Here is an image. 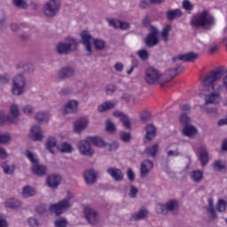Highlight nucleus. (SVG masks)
Returning a JSON list of instances; mask_svg holds the SVG:
<instances>
[{
	"instance_id": "obj_47",
	"label": "nucleus",
	"mask_w": 227,
	"mask_h": 227,
	"mask_svg": "<svg viewBox=\"0 0 227 227\" xmlns=\"http://www.w3.org/2000/svg\"><path fill=\"white\" fill-rule=\"evenodd\" d=\"M12 3L16 8H20L21 10L27 8V2L26 0H12Z\"/></svg>"
},
{
	"instance_id": "obj_29",
	"label": "nucleus",
	"mask_w": 227,
	"mask_h": 227,
	"mask_svg": "<svg viewBox=\"0 0 227 227\" xmlns=\"http://www.w3.org/2000/svg\"><path fill=\"white\" fill-rule=\"evenodd\" d=\"M183 70H184V67H182V66H179L176 68L168 70L166 72V75H168V79L163 80V82H161V84H166V82H169V81H171V79L176 77V75H178V73L182 72Z\"/></svg>"
},
{
	"instance_id": "obj_61",
	"label": "nucleus",
	"mask_w": 227,
	"mask_h": 227,
	"mask_svg": "<svg viewBox=\"0 0 227 227\" xmlns=\"http://www.w3.org/2000/svg\"><path fill=\"white\" fill-rule=\"evenodd\" d=\"M137 192H139V190L134 185L130 187L129 196V198H136L137 196Z\"/></svg>"
},
{
	"instance_id": "obj_6",
	"label": "nucleus",
	"mask_w": 227,
	"mask_h": 227,
	"mask_svg": "<svg viewBox=\"0 0 227 227\" xmlns=\"http://www.w3.org/2000/svg\"><path fill=\"white\" fill-rule=\"evenodd\" d=\"M146 84H149L150 86H153L155 84H164L162 83L164 80L162 79V74L154 67H149L145 70V77H144Z\"/></svg>"
},
{
	"instance_id": "obj_58",
	"label": "nucleus",
	"mask_w": 227,
	"mask_h": 227,
	"mask_svg": "<svg viewBox=\"0 0 227 227\" xmlns=\"http://www.w3.org/2000/svg\"><path fill=\"white\" fill-rule=\"evenodd\" d=\"M216 210L218 212H224V210H226V202H224L223 200H219L217 202Z\"/></svg>"
},
{
	"instance_id": "obj_33",
	"label": "nucleus",
	"mask_w": 227,
	"mask_h": 227,
	"mask_svg": "<svg viewBox=\"0 0 227 227\" xmlns=\"http://www.w3.org/2000/svg\"><path fill=\"white\" fill-rule=\"evenodd\" d=\"M114 107H116V102L106 101L98 106V113H106V111H110V109H114Z\"/></svg>"
},
{
	"instance_id": "obj_30",
	"label": "nucleus",
	"mask_w": 227,
	"mask_h": 227,
	"mask_svg": "<svg viewBox=\"0 0 227 227\" xmlns=\"http://www.w3.org/2000/svg\"><path fill=\"white\" fill-rule=\"evenodd\" d=\"M78 107L79 104L77 101L71 100L66 104L64 111L66 114H74V113H77Z\"/></svg>"
},
{
	"instance_id": "obj_18",
	"label": "nucleus",
	"mask_w": 227,
	"mask_h": 227,
	"mask_svg": "<svg viewBox=\"0 0 227 227\" xmlns=\"http://www.w3.org/2000/svg\"><path fill=\"white\" fill-rule=\"evenodd\" d=\"M16 68L18 70H21L23 74H27L28 75L35 74V66L31 62L26 60L19 62Z\"/></svg>"
},
{
	"instance_id": "obj_55",
	"label": "nucleus",
	"mask_w": 227,
	"mask_h": 227,
	"mask_svg": "<svg viewBox=\"0 0 227 227\" xmlns=\"http://www.w3.org/2000/svg\"><path fill=\"white\" fill-rule=\"evenodd\" d=\"M207 211L210 214L211 217L215 218L216 216L215 208H214V200L212 199L208 200Z\"/></svg>"
},
{
	"instance_id": "obj_15",
	"label": "nucleus",
	"mask_w": 227,
	"mask_h": 227,
	"mask_svg": "<svg viewBox=\"0 0 227 227\" xmlns=\"http://www.w3.org/2000/svg\"><path fill=\"white\" fill-rule=\"evenodd\" d=\"M200 58V54L194 51H190L188 53H184L176 57H174L172 59V61L174 63H176V61H184V63H192L196 61Z\"/></svg>"
},
{
	"instance_id": "obj_62",
	"label": "nucleus",
	"mask_w": 227,
	"mask_h": 227,
	"mask_svg": "<svg viewBox=\"0 0 227 227\" xmlns=\"http://www.w3.org/2000/svg\"><path fill=\"white\" fill-rule=\"evenodd\" d=\"M180 110L183 112V114H190L191 106H189L188 104L183 105L180 106Z\"/></svg>"
},
{
	"instance_id": "obj_64",
	"label": "nucleus",
	"mask_w": 227,
	"mask_h": 227,
	"mask_svg": "<svg viewBox=\"0 0 227 227\" xmlns=\"http://www.w3.org/2000/svg\"><path fill=\"white\" fill-rule=\"evenodd\" d=\"M27 223L30 227H38V220L36 218L30 217L28 218Z\"/></svg>"
},
{
	"instance_id": "obj_51",
	"label": "nucleus",
	"mask_w": 227,
	"mask_h": 227,
	"mask_svg": "<svg viewBox=\"0 0 227 227\" xmlns=\"http://www.w3.org/2000/svg\"><path fill=\"white\" fill-rule=\"evenodd\" d=\"M12 141V136L9 133L0 134V145H8Z\"/></svg>"
},
{
	"instance_id": "obj_11",
	"label": "nucleus",
	"mask_w": 227,
	"mask_h": 227,
	"mask_svg": "<svg viewBox=\"0 0 227 227\" xmlns=\"http://www.w3.org/2000/svg\"><path fill=\"white\" fill-rule=\"evenodd\" d=\"M145 43L149 49L159 45V30L155 27H150V33L145 38Z\"/></svg>"
},
{
	"instance_id": "obj_57",
	"label": "nucleus",
	"mask_w": 227,
	"mask_h": 227,
	"mask_svg": "<svg viewBox=\"0 0 227 227\" xmlns=\"http://www.w3.org/2000/svg\"><path fill=\"white\" fill-rule=\"evenodd\" d=\"M156 212L157 214H168V209L166 207V205H163V204H158L156 206Z\"/></svg>"
},
{
	"instance_id": "obj_26",
	"label": "nucleus",
	"mask_w": 227,
	"mask_h": 227,
	"mask_svg": "<svg viewBox=\"0 0 227 227\" xmlns=\"http://www.w3.org/2000/svg\"><path fill=\"white\" fill-rule=\"evenodd\" d=\"M199 160L203 167L208 164L210 159H208V150H207V147L201 146L199 149Z\"/></svg>"
},
{
	"instance_id": "obj_22",
	"label": "nucleus",
	"mask_w": 227,
	"mask_h": 227,
	"mask_svg": "<svg viewBox=\"0 0 227 227\" xmlns=\"http://www.w3.org/2000/svg\"><path fill=\"white\" fill-rule=\"evenodd\" d=\"M46 182L51 189H57L58 187H59V184H61V176L56 174L50 175L47 177Z\"/></svg>"
},
{
	"instance_id": "obj_36",
	"label": "nucleus",
	"mask_w": 227,
	"mask_h": 227,
	"mask_svg": "<svg viewBox=\"0 0 227 227\" xmlns=\"http://www.w3.org/2000/svg\"><path fill=\"white\" fill-rule=\"evenodd\" d=\"M146 215H148V210L140 209L138 212H136L131 215L130 221H141L145 219Z\"/></svg>"
},
{
	"instance_id": "obj_4",
	"label": "nucleus",
	"mask_w": 227,
	"mask_h": 227,
	"mask_svg": "<svg viewBox=\"0 0 227 227\" xmlns=\"http://www.w3.org/2000/svg\"><path fill=\"white\" fill-rule=\"evenodd\" d=\"M26 157L28 158L32 164L31 171L33 175H35V176H39L40 178L47 175V166L40 163V160H38V158L33 154V153L27 151Z\"/></svg>"
},
{
	"instance_id": "obj_52",
	"label": "nucleus",
	"mask_w": 227,
	"mask_h": 227,
	"mask_svg": "<svg viewBox=\"0 0 227 227\" xmlns=\"http://www.w3.org/2000/svg\"><path fill=\"white\" fill-rule=\"evenodd\" d=\"M120 139L123 143H130V140L132 139V135H130V133H128L125 131H121Z\"/></svg>"
},
{
	"instance_id": "obj_42",
	"label": "nucleus",
	"mask_w": 227,
	"mask_h": 227,
	"mask_svg": "<svg viewBox=\"0 0 227 227\" xmlns=\"http://www.w3.org/2000/svg\"><path fill=\"white\" fill-rule=\"evenodd\" d=\"M4 205L7 208H19L20 207V201L15 199H7Z\"/></svg>"
},
{
	"instance_id": "obj_46",
	"label": "nucleus",
	"mask_w": 227,
	"mask_h": 227,
	"mask_svg": "<svg viewBox=\"0 0 227 227\" xmlns=\"http://www.w3.org/2000/svg\"><path fill=\"white\" fill-rule=\"evenodd\" d=\"M212 168L215 171H223V169H226V166L224 165V162H223V160H215L212 164Z\"/></svg>"
},
{
	"instance_id": "obj_44",
	"label": "nucleus",
	"mask_w": 227,
	"mask_h": 227,
	"mask_svg": "<svg viewBox=\"0 0 227 227\" xmlns=\"http://www.w3.org/2000/svg\"><path fill=\"white\" fill-rule=\"evenodd\" d=\"M93 45L96 51H104L106 49V42L102 39H93Z\"/></svg>"
},
{
	"instance_id": "obj_34",
	"label": "nucleus",
	"mask_w": 227,
	"mask_h": 227,
	"mask_svg": "<svg viewBox=\"0 0 227 227\" xmlns=\"http://www.w3.org/2000/svg\"><path fill=\"white\" fill-rule=\"evenodd\" d=\"M2 169L4 175H13L15 173V164L4 161L2 163Z\"/></svg>"
},
{
	"instance_id": "obj_8",
	"label": "nucleus",
	"mask_w": 227,
	"mask_h": 227,
	"mask_svg": "<svg viewBox=\"0 0 227 227\" xmlns=\"http://www.w3.org/2000/svg\"><path fill=\"white\" fill-rule=\"evenodd\" d=\"M223 77V69L216 68L207 74V75L202 81L203 86L205 88H210L214 90V82H217V81H221Z\"/></svg>"
},
{
	"instance_id": "obj_37",
	"label": "nucleus",
	"mask_w": 227,
	"mask_h": 227,
	"mask_svg": "<svg viewBox=\"0 0 227 227\" xmlns=\"http://www.w3.org/2000/svg\"><path fill=\"white\" fill-rule=\"evenodd\" d=\"M165 207L167 208V212H172V213L177 212L178 201L175 200H170L165 204Z\"/></svg>"
},
{
	"instance_id": "obj_19",
	"label": "nucleus",
	"mask_w": 227,
	"mask_h": 227,
	"mask_svg": "<svg viewBox=\"0 0 227 227\" xmlns=\"http://www.w3.org/2000/svg\"><path fill=\"white\" fill-rule=\"evenodd\" d=\"M157 136V128L153 124H147L145 126V136L144 143H150Z\"/></svg>"
},
{
	"instance_id": "obj_31",
	"label": "nucleus",
	"mask_w": 227,
	"mask_h": 227,
	"mask_svg": "<svg viewBox=\"0 0 227 227\" xmlns=\"http://www.w3.org/2000/svg\"><path fill=\"white\" fill-rule=\"evenodd\" d=\"M87 141H90L92 146H97L98 148H104L106 146V141L100 137H88Z\"/></svg>"
},
{
	"instance_id": "obj_1",
	"label": "nucleus",
	"mask_w": 227,
	"mask_h": 227,
	"mask_svg": "<svg viewBox=\"0 0 227 227\" xmlns=\"http://www.w3.org/2000/svg\"><path fill=\"white\" fill-rule=\"evenodd\" d=\"M215 24V18L210 12L203 10L202 12L194 15L191 20L192 27H201L206 31H210L212 27Z\"/></svg>"
},
{
	"instance_id": "obj_48",
	"label": "nucleus",
	"mask_w": 227,
	"mask_h": 227,
	"mask_svg": "<svg viewBox=\"0 0 227 227\" xmlns=\"http://www.w3.org/2000/svg\"><path fill=\"white\" fill-rule=\"evenodd\" d=\"M22 113L26 116H33V114H35V107H33L31 105H25L22 107Z\"/></svg>"
},
{
	"instance_id": "obj_14",
	"label": "nucleus",
	"mask_w": 227,
	"mask_h": 227,
	"mask_svg": "<svg viewBox=\"0 0 227 227\" xmlns=\"http://www.w3.org/2000/svg\"><path fill=\"white\" fill-rule=\"evenodd\" d=\"M72 77H75V68L72 66L62 67L58 72V78L60 81H67Z\"/></svg>"
},
{
	"instance_id": "obj_28",
	"label": "nucleus",
	"mask_w": 227,
	"mask_h": 227,
	"mask_svg": "<svg viewBox=\"0 0 227 227\" xmlns=\"http://www.w3.org/2000/svg\"><path fill=\"white\" fill-rule=\"evenodd\" d=\"M109 25L112 26V27H115V29H123L124 31H127V29H130V24L129 22H124L118 20H110Z\"/></svg>"
},
{
	"instance_id": "obj_13",
	"label": "nucleus",
	"mask_w": 227,
	"mask_h": 227,
	"mask_svg": "<svg viewBox=\"0 0 227 227\" xmlns=\"http://www.w3.org/2000/svg\"><path fill=\"white\" fill-rule=\"evenodd\" d=\"M90 145L91 144L88 140V137H85V139H83V140H80L77 143V148H78L80 153H82V155H85L87 157H92L95 153V151L93 150V148H91Z\"/></svg>"
},
{
	"instance_id": "obj_12",
	"label": "nucleus",
	"mask_w": 227,
	"mask_h": 227,
	"mask_svg": "<svg viewBox=\"0 0 227 227\" xmlns=\"http://www.w3.org/2000/svg\"><path fill=\"white\" fill-rule=\"evenodd\" d=\"M80 36V43L85 47V51H87V56H91V54H93V50L91 49V42H93V36L86 30L81 32Z\"/></svg>"
},
{
	"instance_id": "obj_21",
	"label": "nucleus",
	"mask_w": 227,
	"mask_h": 227,
	"mask_svg": "<svg viewBox=\"0 0 227 227\" xmlns=\"http://www.w3.org/2000/svg\"><path fill=\"white\" fill-rule=\"evenodd\" d=\"M83 176L86 184H95L97 182V178L98 177V172L93 168H90L83 172Z\"/></svg>"
},
{
	"instance_id": "obj_3",
	"label": "nucleus",
	"mask_w": 227,
	"mask_h": 227,
	"mask_svg": "<svg viewBox=\"0 0 227 227\" xmlns=\"http://www.w3.org/2000/svg\"><path fill=\"white\" fill-rule=\"evenodd\" d=\"M72 200H74V193L67 192L65 199L50 207V212L51 214H55V215H61L63 212H67V210L71 208L72 205H74V201Z\"/></svg>"
},
{
	"instance_id": "obj_9",
	"label": "nucleus",
	"mask_w": 227,
	"mask_h": 227,
	"mask_svg": "<svg viewBox=\"0 0 227 227\" xmlns=\"http://www.w3.org/2000/svg\"><path fill=\"white\" fill-rule=\"evenodd\" d=\"M200 95H204L206 106L210 104L217 106V104L221 103V93L215 92L211 88L201 90Z\"/></svg>"
},
{
	"instance_id": "obj_32",
	"label": "nucleus",
	"mask_w": 227,
	"mask_h": 227,
	"mask_svg": "<svg viewBox=\"0 0 227 227\" xmlns=\"http://www.w3.org/2000/svg\"><path fill=\"white\" fill-rule=\"evenodd\" d=\"M183 13L180 9L168 10L166 13L168 20H175L176 19H180Z\"/></svg>"
},
{
	"instance_id": "obj_63",
	"label": "nucleus",
	"mask_w": 227,
	"mask_h": 227,
	"mask_svg": "<svg viewBox=\"0 0 227 227\" xmlns=\"http://www.w3.org/2000/svg\"><path fill=\"white\" fill-rule=\"evenodd\" d=\"M181 155L180 151H178V148H176L175 151L169 150L167 152V156L168 157H178Z\"/></svg>"
},
{
	"instance_id": "obj_5",
	"label": "nucleus",
	"mask_w": 227,
	"mask_h": 227,
	"mask_svg": "<svg viewBox=\"0 0 227 227\" xmlns=\"http://www.w3.org/2000/svg\"><path fill=\"white\" fill-rule=\"evenodd\" d=\"M59 10H61V0H48L43 5V14L47 19H53L59 13Z\"/></svg>"
},
{
	"instance_id": "obj_56",
	"label": "nucleus",
	"mask_w": 227,
	"mask_h": 227,
	"mask_svg": "<svg viewBox=\"0 0 227 227\" xmlns=\"http://www.w3.org/2000/svg\"><path fill=\"white\" fill-rule=\"evenodd\" d=\"M106 125L107 132H114L116 130V126L114 124L112 120H107Z\"/></svg>"
},
{
	"instance_id": "obj_23",
	"label": "nucleus",
	"mask_w": 227,
	"mask_h": 227,
	"mask_svg": "<svg viewBox=\"0 0 227 227\" xmlns=\"http://www.w3.org/2000/svg\"><path fill=\"white\" fill-rule=\"evenodd\" d=\"M30 137L33 141H43V131H42V128L40 126H33L31 128V135Z\"/></svg>"
},
{
	"instance_id": "obj_39",
	"label": "nucleus",
	"mask_w": 227,
	"mask_h": 227,
	"mask_svg": "<svg viewBox=\"0 0 227 227\" xmlns=\"http://www.w3.org/2000/svg\"><path fill=\"white\" fill-rule=\"evenodd\" d=\"M59 150L60 153H72V152H74V147H72L71 144L63 142L60 145V147H59Z\"/></svg>"
},
{
	"instance_id": "obj_27",
	"label": "nucleus",
	"mask_w": 227,
	"mask_h": 227,
	"mask_svg": "<svg viewBox=\"0 0 227 227\" xmlns=\"http://www.w3.org/2000/svg\"><path fill=\"white\" fill-rule=\"evenodd\" d=\"M46 150L50 152V153H56L58 150H59V146H58V141L54 137H50L46 142Z\"/></svg>"
},
{
	"instance_id": "obj_49",
	"label": "nucleus",
	"mask_w": 227,
	"mask_h": 227,
	"mask_svg": "<svg viewBox=\"0 0 227 227\" xmlns=\"http://www.w3.org/2000/svg\"><path fill=\"white\" fill-rule=\"evenodd\" d=\"M117 90H118V87L116 86V84L111 83L106 86L105 92L106 95L111 96V95H114Z\"/></svg>"
},
{
	"instance_id": "obj_25",
	"label": "nucleus",
	"mask_w": 227,
	"mask_h": 227,
	"mask_svg": "<svg viewBox=\"0 0 227 227\" xmlns=\"http://www.w3.org/2000/svg\"><path fill=\"white\" fill-rule=\"evenodd\" d=\"M182 134L185 136V137L194 138L198 134V129L193 125L188 124L184 126Z\"/></svg>"
},
{
	"instance_id": "obj_53",
	"label": "nucleus",
	"mask_w": 227,
	"mask_h": 227,
	"mask_svg": "<svg viewBox=\"0 0 227 227\" xmlns=\"http://www.w3.org/2000/svg\"><path fill=\"white\" fill-rule=\"evenodd\" d=\"M55 227H67L68 226V221L66 218H58L54 221Z\"/></svg>"
},
{
	"instance_id": "obj_16",
	"label": "nucleus",
	"mask_w": 227,
	"mask_h": 227,
	"mask_svg": "<svg viewBox=\"0 0 227 227\" xmlns=\"http://www.w3.org/2000/svg\"><path fill=\"white\" fill-rule=\"evenodd\" d=\"M153 169V161L152 160H145L140 164V176L146 178L150 172Z\"/></svg>"
},
{
	"instance_id": "obj_20",
	"label": "nucleus",
	"mask_w": 227,
	"mask_h": 227,
	"mask_svg": "<svg viewBox=\"0 0 227 227\" xmlns=\"http://www.w3.org/2000/svg\"><path fill=\"white\" fill-rule=\"evenodd\" d=\"M20 115V111L19 109V105L12 104L10 106V114L7 116V121L10 123H17V120Z\"/></svg>"
},
{
	"instance_id": "obj_50",
	"label": "nucleus",
	"mask_w": 227,
	"mask_h": 227,
	"mask_svg": "<svg viewBox=\"0 0 227 227\" xmlns=\"http://www.w3.org/2000/svg\"><path fill=\"white\" fill-rule=\"evenodd\" d=\"M137 56H138L139 59L142 61H146L148 58H150V53H148V51L142 49L137 51Z\"/></svg>"
},
{
	"instance_id": "obj_38",
	"label": "nucleus",
	"mask_w": 227,
	"mask_h": 227,
	"mask_svg": "<svg viewBox=\"0 0 227 227\" xmlns=\"http://www.w3.org/2000/svg\"><path fill=\"white\" fill-rule=\"evenodd\" d=\"M171 25H166L160 33V36L163 40V42H169V33L171 32Z\"/></svg>"
},
{
	"instance_id": "obj_7",
	"label": "nucleus",
	"mask_w": 227,
	"mask_h": 227,
	"mask_svg": "<svg viewBox=\"0 0 227 227\" xmlns=\"http://www.w3.org/2000/svg\"><path fill=\"white\" fill-rule=\"evenodd\" d=\"M26 88V77L22 75V74H18L12 78V95H16L17 97H20V95H24Z\"/></svg>"
},
{
	"instance_id": "obj_35",
	"label": "nucleus",
	"mask_w": 227,
	"mask_h": 227,
	"mask_svg": "<svg viewBox=\"0 0 227 227\" xmlns=\"http://www.w3.org/2000/svg\"><path fill=\"white\" fill-rule=\"evenodd\" d=\"M190 178L195 184H200L203 180V171L201 170H193L190 172Z\"/></svg>"
},
{
	"instance_id": "obj_24",
	"label": "nucleus",
	"mask_w": 227,
	"mask_h": 227,
	"mask_svg": "<svg viewBox=\"0 0 227 227\" xmlns=\"http://www.w3.org/2000/svg\"><path fill=\"white\" fill-rule=\"evenodd\" d=\"M88 125H90V121L88 120V118L78 119L74 125V132H82V130H84L88 127Z\"/></svg>"
},
{
	"instance_id": "obj_60",
	"label": "nucleus",
	"mask_w": 227,
	"mask_h": 227,
	"mask_svg": "<svg viewBox=\"0 0 227 227\" xmlns=\"http://www.w3.org/2000/svg\"><path fill=\"white\" fill-rule=\"evenodd\" d=\"M127 176L129 182H134L136 180V174H134V170H132V168H129L127 170Z\"/></svg>"
},
{
	"instance_id": "obj_59",
	"label": "nucleus",
	"mask_w": 227,
	"mask_h": 227,
	"mask_svg": "<svg viewBox=\"0 0 227 227\" xmlns=\"http://www.w3.org/2000/svg\"><path fill=\"white\" fill-rule=\"evenodd\" d=\"M183 8L184 10H186L187 12H191V10H192V8H194V6L192 5V4H191V1L184 0Z\"/></svg>"
},
{
	"instance_id": "obj_45",
	"label": "nucleus",
	"mask_w": 227,
	"mask_h": 227,
	"mask_svg": "<svg viewBox=\"0 0 227 227\" xmlns=\"http://www.w3.org/2000/svg\"><path fill=\"white\" fill-rule=\"evenodd\" d=\"M179 121L183 127H186L187 125H191V121H192V120L189 117V114H182L179 117Z\"/></svg>"
},
{
	"instance_id": "obj_43",
	"label": "nucleus",
	"mask_w": 227,
	"mask_h": 227,
	"mask_svg": "<svg viewBox=\"0 0 227 227\" xmlns=\"http://www.w3.org/2000/svg\"><path fill=\"white\" fill-rule=\"evenodd\" d=\"M157 152H159V144H154L151 147H147L145 150V153H146V155H150L151 157H155L157 155Z\"/></svg>"
},
{
	"instance_id": "obj_54",
	"label": "nucleus",
	"mask_w": 227,
	"mask_h": 227,
	"mask_svg": "<svg viewBox=\"0 0 227 227\" xmlns=\"http://www.w3.org/2000/svg\"><path fill=\"white\" fill-rule=\"evenodd\" d=\"M153 4V0H141L138 6L141 10H146V8H150Z\"/></svg>"
},
{
	"instance_id": "obj_2",
	"label": "nucleus",
	"mask_w": 227,
	"mask_h": 227,
	"mask_svg": "<svg viewBox=\"0 0 227 227\" xmlns=\"http://www.w3.org/2000/svg\"><path fill=\"white\" fill-rule=\"evenodd\" d=\"M79 47V42L74 37H67L65 41L59 42L55 46V52L59 56H68L72 52H75Z\"/></svg>"
},
{
	"instance_id": "obj_17",
	"label": "nucleus",
	"mask_w": 227,
	"mask_h": 227,
	"mask_svg": "<svg viewBox=\"0 0 227 227\" xmlns=\"http://www.w3.org/2000/svg\"><path fill=\"white\" fill-rule=\"evenodd\" d=\"M106 173L113 178V180H114V182H123V178H125L123 171L116 167L108 168Z\"/></svg>"
},
{
	"instance_id": "obj_41",
	"label": "nucleus",
	"mask_w": 227,
	"mask_h": 227,
	"mask_svg": "<svg viewBox=\"0 0 227 227\" xmlns=\"http://www.w3.org/2000/svg\"><path fill=\"white\" fill-rule=\"evenodd\" d=\"M49 118H51V115L46 112H38L35 114V120L39 123H43V121H49Z\"/></svg>"
},
{
	"instance_id": "obj_10",
	"label": "nucleus",
	"mask_w": 227,
	"mask_h": 227,
	"mask_svg": "<svg viewBox=\"0 0 227 227\" xmlns=\"http://www.w3.org/2000/svg\"><path fill=\"white\" fill-rule=\"evenodd\" d=\"M83 215L90 226H97L100 223V214L95 208L86 207L83 211Z\"/></svg>"
},
{
	"instance_id": "obj_40",
	"label": "nucleus",
	"mask_w": 227,
	"mask_h": 227,
	"mask_svg": "<svg viewBox=\"0 0 227 227\" xmlns=\"http://www.w3.org/2000/svg\"><path fill=\"white\" fill-rule=\"evenodd\" d=\"M36 194V190L31 186H25L22 190V196L24 198H31V196H35Z\"/></svg>"
}]
</instances>
